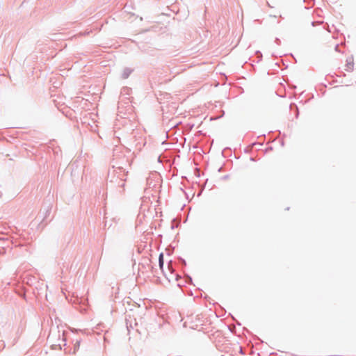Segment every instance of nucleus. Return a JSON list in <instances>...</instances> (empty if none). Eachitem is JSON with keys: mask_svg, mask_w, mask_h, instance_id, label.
Instances as JSON below:
<instances>
[{"mask_svg": "<svg viewBox=\"0 0 356 356\" xmlns=\"http://www.w3.org/2000/svg\"><path fill=\"white\" fill-rule=\"evenodd\" d=\"M159 267H160L161 270L164 273V270L163 269V253H161L159 255Z\"/></svg>", "mask_w": 356, "mask_h": 356, "instance_id": "obj_1", "label": "nucleus"}]
</instances>
